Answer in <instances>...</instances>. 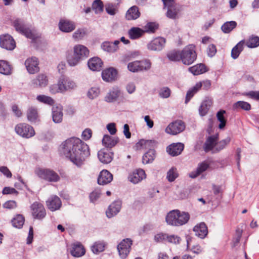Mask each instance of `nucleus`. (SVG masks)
Here are the masks:
<instances>
[{"label": "nucleus", "mask_w": 259, "mask_h": 259, "mask_svg": "<svg viewBox=\"0 0 259 259\" xmlns=\"http://www.w3.org/2000/svg\"><path fill=\"white\" fill-rule=\"evenodd\" d=\"M155 157V151L150 149L143 156L142 161L144 164H148L152 162Z\"/></svg>", "instance_id": "40"}, {"label": "nucleus", "mask_w": 259, "mask_h": 259, "mask_svg": "<svg viewBox=\"0 0 259 259\" xmlns=\"http://www.w3.org/2000/svg\"><path fill=\"white\" fill-rule=\"evenodd\" d=\"M145 32H154L157 29V26L154 23H148L144 27Z\"/></svg>", "instance_id": "60"}, {"label": "nucleus", "mask_w": 259, "mask_h": 259, "mask_svg": "<svg viewBox=\"0 0 259 259\" xmlns=\"http://www.w3.org/2000/svg\"><path fill=\"white\" fill-rule=\"evenodd\" d=\"M190 219L188 212L174 209L167 213L165 221L167 224L172 226H180L186 224Z\"/></svg>", "instance_id": "2"}, {"label": "nucleus", "mask_w": 259, "mask_h": 259, "mask_svg": "<svg viewBox=\"0 0 259 259\" xmlns=\"http://www.w3.org/2000/svg\"><path fill=\"white\" fill-rule=\"evenodd\" d=\"M80 60H81V59L78 56H76L74 52L72 54H69L67 56V62L70 66H76L79 63Z\"/></svg>", "instance_id": "43"}, {"label": "nucleus", "mask_w": 259, "mask_h": 259, "mask_svg": "<svg viewBox=\"0 0 259 259\" xmlns=\"http://www.w3.org/2000/svg\"><path fill=\"white\" fill-rule=\"evenodd\" d=\"M233 107L234 109L240 108L246 111H248L251 108L250 105L248 103L244 101H238L236 102L234 104Z\"/></svg>", "instance_id": "54"}, {"label": "nucleus", "mask_w": 259, "mask_h": 259, "mask_svg": "<svg viewBox=\"0 0 259 259\" xmlns=\"http://www.w3.org/2000/svg\"><path fill=\"white\" fill-rule=\"evenodd\" d=\"M100 195L101 192L99 190H95L93 191L90 195L91 201L94 202L96 201L100 197Z\"/></svg>", "instance_id": "64"}, {"label": "nucleus", "mask_w": 259, "mask_h": 259, "mask_svg": "<svg viewBox=\"0 0 259 259\" xmlns=\"http://www.w3.org/2000/svg\"><path fill=\"white\" fill-rule=\"evenodd\" d=\"M139 61H135L129 63L127 64L128 70L132 72H140Z\"/></svg>", "instance_id": "56"}, {"label": "nucleus", "mask_w": 259, "mask_h": 259, "mask_svg": "<svg viewBox=\"0 0 259 259\" xmlns=\"http://www.w3.org/2000/svg\"><path fill=\"white\" fill-rule=\"evenodd\" d=\"M236 25L237 23L235 21L227 22L222 25L221 28L224 32L229 33L236 26Z\"/></svg>", "instance_id": "52"}, {"label": "nucleus", "mask_w": 259, "mask_h": 259, "mask_svg": "<svg viewBox=\"0 0 259 259\" xmlns=\"http://www.w3.org/2000/svg\"><path fill=\"white\" fill-rule=\"evenodd\" d=\"M211 105L212 102L211 100L206 99L204 100L201 103L199 109V112L200 115L201 116H204L206 115Z\"/></svg>", "instance_id": "37"}, {"label": "nucleus", "mask_w": 259, "mask_h": 259, "mask_svg": "<svg viewBox=\"0 0 259 259\" xmlns=\"http://www.w3.org/2000/svg\"><path fill=\"white\" fill-rule=\"evenodd\" d=\"M105 244L103 242L97 241L91 246V249L94 253L98 254L104 250Z\"/></svg>", "instance_id": "46"}, {"label": "nucleus", "mask_w": 259, "mask_h": 259, "mask_svg": "<svg viewBox=\"0 0 259 259\" xmlns=\"http://www.w3.org/2000/svg\"><path fill=\"white\" fill-rule=\"evenodd\" d=\"M46 203L48 208L52 211L59 209L62 205L61 200L56 195L50 197Z\"/></svg>", "instance_id": "18"}, {"label": "nucleus", "mask_w": 259, "mask_h": 259, "mask_svg": "<svg viewBox=\"0 0 259 259\" xmlns=\"http://www.w3.org/2000/svg\"><path fill=\"white\" fill-rule=\"evenodd\" d=\"M231 138L227 137L226 139L217 142L216 146L214 149V153L218 152L225 148V147L230 142Z\"/></svg>", "instance_id": "47"}, {"label": "nucleus", "mask_w": 259, "mask_h": 259, "mask_svg": "<svg viewBox=\"0 0 259 259\" xmlns=\"http://www.w3.org/2000/svg\"><path fill=\"white\" fill-rule=\"evenodd\" d=\"M59 82L61 87L60 89L63 91V93L73 90L76 87L75 83L69 78H62L59 80Z\"/></svg>", "instance_id": "24"}, {"label": "nucleus", "mask_w": 259, "mask_h": 259, "mask_svg": "<svg viewBox=\"0 0 259 259\" xmlns=\"http://www.w3.org/2000/svg\"><path fill=\"white\" fill-rule=\"evenodd\" d=\"M0 73L5 75L11 74V67L7 62L0 60Z\"/></svg>", "instance_id": "42"}, {"label": "nucleus", "mask_w": 259, "mask_h": 259, "mask_svg": "<svg viewBox=\"0 0 259 259\" xmlns=\"http://www.w3.org/2000/svg\"><path fill=\"white\" fill-rule=\"evenodd\" d=\"M61 87L60 83L58 81L57 84H53L50 87V92L54 94L57 93H63V91L60 89Z\"/></svg>", "instance_id": "63"}, {"label": "nucleus", "mask_w": 259, "mask_h": 259, "mask_svg": "<svg viewBox=\"0 0 259 259\" xmlns=\"http://www.w3.org/2000/svg\"><path fill=\"white\" fill-rule=\"evenodd\" d=\"M185 125L182 120H176L170 123L165 128V132L172 135H177L183 132Z\"/></svg>", "instance_id": "9"}, {"label": "nucleus", "mask_w": 259, "mask_h": 259, "mask_svg": "<svg viewBox=\"0 0 259 259\" xmlns=\"http://www.w3.org/2000/svg\"><path fill=\"white\" fill-rule=\"evenodd\" d=\"M196 57L195 46L193 45H188L181 51V61L185 65L191 64L196 59Z\"/></svg>", "instance_id": "3"}, {"label": "nucleus", "mask_w": 259, "mask_h": 259, "mask_svg": "<svg viewBox=\"0 0 259 259\" xmlns=\"http://www.w3.org/2000/svg\"><path fill=\"white\" fill-rule=\"evenodd\" d=\"M209 167V164L204 161L199 164L195 171H192L190 174V177L192 178H195L200 174L205 171Z\"/></svg>", "instance_id": "35"}, {"label": "nucleus", "mask_w": 259, "mask_h": 259, "mask_svg": "<svg viewBox=\"0 0 259 259\" xmlns=\"http://www.w3.org/2000/svg\"><path fill=\"white\" fill-rule=\"evenodd\" d=\"M195 235L201 239L205 238L208 234V229L206 224L201 222L194 226L193 229Z\"/></svg>", "instance_id": "15"}, {"label": "nucleus", "mask_w": 259, "mask_h": 259, "mask_svg": "<svg viewBox=\"0 0 259 259\" xmlns=\"http://www.w3.org/2000/svg\"><path fill=\"white\" fill-rule=\"evenodd\" d=\"M0 46L7 50H13L16 47L15 41L9 34H6L0 36Z\"/></svg>", "instance_id": "11"}, {"label": "nucleus", "mask_w": 259, "mask_h": 259, "mask_svg": "<svg viewBox=\"0 0 259 259\" xmlns=\"http://www.w3.org/2000/svg\"><path fill=\"white\" fill-rule=\"evenodd\" d=\"M48 84V79L46 75L39 74L31 80V85L34 88H44Z\"/></svg>", "instance_id": "16"}, {"label": "nucleus", "mask_w": 259, "mask_h": 259, "mask_svg": "<svg viewBox=\"0 0 259 259\" xmlns=\"http://www.w3.org/2000/svg\"><path fill=\"white\" fill-rule=\"evenodd\" d=\"M100 94V90L99 88L94 87L91 88L88 91L87 96L88 97L93 100L97 98Z\"/></svg>", "instance_id": "49"}, {"label": "nucleus", "mask_w": 259, "mask_h": 259, "mask_svg": "<svg viewBox=\"0 0 259 259\" xmlns=\"http://www.w3.org/2000/svg\"><path fill=\"white\" fill-rule=\"evenodd\" d=\"M61 151L77 166L82 165L90 155L88 145L77 138H71L64 141L61 145Z\"/></svg>", "instance_id": "1"}, {"label": "nucleus", "mask_w": 259, "mask_h": 259, "mask_svg": "<svg viewBox=\"0 0 259 259\" xmlns=\"http://www.w3.org/2000/svg\"><path fill=\"white\" fill-rule=\"evenodd\" d=\"M145 32V31L139 27H133L128 30V35L131 39H137L141 37Z\"/></svg>", "instance_id": "31"}, {"label": "nucleus", "mask_w": 259, "mask_h": 259, "mask_svg": "<svg viewBox=\"0 0 259 259\" xmlns=\"http://www.w3.org/2000/svg\"><path fill=\"white\" fill-rule=\"evenodd\" d=\"M226 113L225 110H221L219 111L217 114V119L220 122L219 125V128L220 129H223L226 125V120L225 119L224 114Z\"/></svg>", "instance_id": "53"}, {"label": "nucleus", "mask_w": 259, "mask_h": 259, "mask_svg": "<svg viewBox=\"0 0 259 259\" xmlns=\"http://www.w3.org/2000/svg\"><path fill=\"white\" fill-rule=\"evenodd\" d=\"M112 180V175L107 170H103L98 177V183L99 185H104L110 183Z\"/></svg>", "instance_id": "23"}, {"label": "nucleus", "mask_w": 259, "mask_h": 259, "mask_svg": "<svg viewBox=\"0 0 259 259\" xmlns=\"http://www.w3.org/2000/svg\"><path fill=\"white\" fill-rule=\"evenodd\" d=\"M154 143L155 142L152 140H141L137 143L136 146L138 148H146L147 145Z\"/></svg>", "instance_id": "61"}, {"label": "nucleus", "mask_w": 259, "mask_h": 259, "mask_svg": "<svg viewBox=\"0 0 259 259\" xmlns=\"http://www.w3.org/2000/svg\"><path fill=\"white\" fill-rule=\"evenodd\" d=\"M165 44V39L163 37H158L153 39L147 45V49L153 51L161 50Z\"/></svg>", "instance_id": "12"}, {"label": "nucleus", "mask_w": 259, "mask_h": 259, "mask_svg": "<svg viewBox=\"0 0 259 259\" xmlns=\"http://www.w3.org/2000/svg\"><path fill=\"white\" fill-rule=\"evenodd\" d=\"M27 71L30 74H34L39 71L38 62L35 57L27 59L25 63Z\"/></svg>", "instance_id": "13"}, {"label": "nucleus", "mask_w": 259, "mask_h": 259, "mask_svg": "<svg viewBox=\"0 0 259 259\" xmlns=\"http://www.w3.org/2000/svg\"><path fill=\"white\" fill-rule=\"evenodd\" d=\"M244 44V41L243 40H241L239 42L232 50L231 52V56L232 57L235 59L238 58L239 54L241 52V51L243 49V46Z\"/></svg>", "instance_id": "39"}, {"label": "nucleus", "mask_w": 259, "mask_h": 259, "mask_svg": "<svg viewBox=\"0 0 259 259\" xmlns=\"http://www.w3.org/2000/svg\"><path fill=\"white\" fill-rule=\"evenodd\" d=\"M71 254L75 257H80L85 254V250L80 243H74L71 250Z\"/></svg>", "instance_id": "32"}, {"label": "nucleus", "mask_w": 259, "mask_h": 259, "mask_svg": "<svg viewBox=\"0 0 259 259\" xmlns=\"http://www.w3.org/2000/svg\"><path fill=\"white\" fill-rule=\"evenodd\" d=\"M117 72L116 69L111 67L104 69L102 73V79L107 82H110L116 78Z\"/></svg>", "instance_id": "21"}, {"label": "nucleus", "mask_w": 259, "mask_h": 259, "mask_svg": "<svg viewBox=\"0 0 259 259\" xmlns=\"http://www.w3.org/2000/svg\"><path fill=\"white\" fill-rule=\"evenodd\" d=\"M184 148V145L182 143H173L167 147L166 151L171 156H176L181 153Z\"/></svg>", "instance_id": "20"}, {"label": "nucleus", "mask_w": 259, "mask_h": 259, "mask_svg": "<svg viewBox=\"0 0 259 259\" xmlns=\"http://www.w3.org/2000/svg\"><path fill=\"white\" fill-rule=\"evenodd\" d=\"M99 160L103 163H109L112 160L113 153L107 149H102L98 152Z\"/></svg>", "instance_id": "27"}, {"label": "nucleus", "mask_w": 259, "mask_h": 259, "mask_svg": "<svg viewBox=\"0 0 259 259\" xmlns=\"http://www.w3.org/2000/svg\"><path fill=\"white\" fill-rule=\"evenodd\" d=\"M87 34V30L84 28L77 29L72 34V38L76 41L82 39Z\"/></svg>", "instance_id": "41"}, {"label": "nucleus", "mask_w": 259, "mask_h": 259, "mask_svg": "<svg viewBox=\"0 0 259 259\" xmlns=\"http://www.w3.org/2000/svg\"><path fill=\"white\" fill-rule=\"evenodd\" d=\"M103 4L101 0H95L92 4V9L95 13H100L103 11Z\"/></svg>", "instance_id": "55"}, {"label": "nucleus", "mask_w": 259, "mask_h": 259, "mask_svg": "<svg viewBox=\"0 0 259 259\" xmlns=\"http://www.w3.org/2000/svg\"><path fill=\"white\" fill-rule=\"evenodd\" d=\"M36 100L40 103L52 106L53 105L55 101L53 98L49 96H47L44 95H38L36 97Z\"/></svg>", "instance_id": "44"}, {"label": "nucleus", "mask_w": 259, "mask_h": 259, "mask_svg": "<svg viewBox=\"0 0 259 259\" xmlns=\"http://www.w3.org/2000/svg\"><path fill=\"white\" fill-rule=\"evenodd\" d=\"M178 177L176 168H171L167 172L166 178L169 182H173Z\"/></svg>", "instance_id": "58"}, {"label": "nucleus", "mask_w": 259, "mask_h": 259, "mask_svg": "<svg viewBox=\"0 0 259 259\" xmlns=\"http://www.w3.org/2000/svg\"><path fill=\"white\" fill-rule=\"evenodd\" d=\"M59 29L64 32H70L76 27L75 23L67 19H61L59 23Z\"/></svg>", "instance_id": "14"}, {"label": "nucleus", "mask_w": 259, "mask_h": 259, "mask_svg": "<svg viewBox=\"0 0 259 259\" xmlns=\"http://www.w3.org/2000/svg\"><path fill=\"white\" fill-rule=\"evenodd\" d=\"M132 244V240L126 238L123 239L117 246L119 255L122 258H125L128 254L131 247Z\"/></svg>", "instance_id": "10"}, {"label": "nucleus", "mask_w": 259, "mask_h": 259, "mask_svg": "<svg viewBox=\"0 0 259 259\" xmlns=\"http://www.w3.org/2000/svg\"><path fill=\"white\" fill-rule=\"evenodd\" d=\"M141 13L139 8L134 6L131 7L126 12L125 14V19L127 20H135L140 17Z\"/></svg>", "instance_id": "28"}, {"label": "nucleus", "mask_w": 259, "mask_h": 259, "mask_svg": "<svg viewBox=\"0 0 259 259\" xmlns=\"http://www.w3.org/2000/svg\"><path fill=\"white\" fill-rule=\"evenodd\" d=\"M33 217L35 219L42 220L46 215V209L43 205L38 202H35L30 206Z\"/></svg>", "instance_id": "8"}, {"label": "nucleus", "mask_w": 259, "mask_h": 259, "mask_svg": "<svg viewBox=\"0 0 259 259\" xmlns=\"http://www.w3.org/2000/svg\"><path fill=\"white\" fill-rule=\"evenodd\" d=\"M210 87L211 82L209 80H205L197 82L194 87L187 92L185 103H187L191 98L201 89V87H203V89L207 90L210 88Z\"/></svg>", "instance_id": "7"}, {"label": "nucleus", "mask_w": 259, "mask_h": 259, "mask_svg": "<svg viewBox=\"0 0 259 259\" xmlns=\"http://www.w3.org/2000/svg\"><path fill=\"white\" fill-rule=\"evenodd\" d=\"M168 59L171 61H181V51H172L167 54Z\"/></svg>", "instance_id": "48"}, {"label": "nucleus", "mask_w": 259, "mask_h": 259, "mask_svg": "<svg viewBox=\"0 0 259 259\" xmlns=\"http://www.w3.org/2000/svg\"><path fill=\"white\" fill-rule=\"evenodd\" d=\"M120 95V90L116 88L109 91L105 98V100L107 102L115 101Z\"/></svg>", "instance_id": "33"}, {"label": "nucleus", "mask_w": 259, "mask_h": 259, "mask_svg": "<svg viewBox=\"0 0 259 259\" xmlns=\"http://www.w3.org/2000/svg\"><path fill=\"white\" fill-rule=\"evenodd\" d=\"M189 71L194 75H198L206 72L205 65L198 64L189 68Z\"/></svg>", "instance_id": "36"}, {"label": "nucleus", "mask_w": 259, "mask_h": 259, "mask_svg": "<svg viewBox=\"0 0 259 259\" xmlns=\"http://www.w3.org/2000/svg\"><path fill=\"white\" fill-rule=\"evenodd\" d=\"M159 95L162 98H167L170 95V90L167 87H163L160 89Z\"/></svg>", "instance_id": "59"}, {"label": "nucleus", "mask_w": 259, "mask_h": 259, "mask_svg": "<svg viewBox=\"0 0 259 259\" xmlns=\"http://www.w3.org/2000/svg\"><path fill=\"white\" fill-rule=\"evenodd\" d=\"M121 202L115 201L111 204L106 210V215L108 218H111L116 215L120 210Z\"/></svg>", "instance_id": "17"}, {"label": "nucleus", "mask_w": 259, "mask_h": 259, "mask_svg": "<svg viewBox=\"0 0 259 259\" xmlns=\"http://www.w3.org/2000/svg\"><path fill=\"white\" fill-rule=\"evenodd\" d=\"M28 120L31 122L36 121L37 118V111L34 107H30L28 109L27 113Z\"/></svg>", "instance_id": "51"}, {"label": "nucleus", "mask_w": 259, "mask_h": 259, "mask_svg": "<svg viewBox=\"0 0 259 259\" xmlns=\"http://www.w3.org/2000/svg\"><path fill=\"white\" fill-rule=\"evenodd\" d=\"M73 51L75 55L81 60L87 58L89 55V51L84 46L76 45L73 47Z\"/></svg>", "instance_id": "26"}, {"label": "nucleus", "mask_w": 259, "mask_h": 259, "mask_svg": "<svg viewBox=\"0 0 259 259\" xmlns=\"http://www.w3.org/2000/svg\"><path fill=\"white\" fill-rule=\"evenodd\" d=\"M63 107L57 105L52 107V118L55 123H60L63 119Z\"/></svg>", "instance_id": "22"}, {"label": "nucleus", "mask_w": 259, "mask_h": 259, "mask_svg": "<svg viewBox=\"0 0 259 259\" xmlns=\"http://www.w3.org/2000/svg\"><path fill=\"white\" fill-rule=\"evenodd\" d=\"M139 62L140 71L148 70L151 67V63L148 59L139 61Z\"/></svg>", "instance_id": "57"}, {"label": "nucleus", "mask_w": 259, "mask_h": 259, "mask_svg": "<svg viewBox=\"0 0 259 259\" xmlns=\"http://www.w3.org/2000/svg\"><path fill=\"white\" fill-rule=\"evenodd\" d=\"M25 219L24 217L21 214H17L12 220V223L13 226L17 228H21L24 223Z\"/></svg>", "instance_id": "45"}, {"label": "nucleus", "mask_w": 259, "mask_h": 259, "mask_svg": "<svg viewBox=\"0 0 259 259\" xmlns=\"http://www.w3.org/2000/svg\"><path fill=\"white\" fill-rule=\"evenodd\" d=\"M118 142V138L112 137L108 135H105L102 139L103 144L107 148H112L114 147Z\"/></svg>", "instance_id": "34"}, {"label": "nucleus", "mask_w": 259, "mask_h": 259, "mask_svg": "<svg viewBox=\"0 0 259 259\" xmlns=\"http://www.w3.org/2000/svg\"><path fill=\"white\" fill-rule=\"evenodd\" d=\"M13 25L17 31L24 35L26 37L32 39H34L36 37L34 31L27 28L22 20L16 19L13 22Z\"/></svg>", "instance_id": "5"}, {"label": "nucleus", "mask_w": 259, "mask_h": 259, "mask_svg": "<svg viewBox=\"0 0 259 259\" xmlns=\"http://www.w3.org/2000/svg\"><path fill=\"white\" fill-rule=\"evenodd\" d=\"M218 140V134L209 137L206 140L204 147L205 152L212 151L214 153V149Z\"/></svg>", "instance_id": "25"}, {"label": "nucleus", "mask_w": 259, "mask_h": 259, "mask_svg": "<svg viewBox=\"0 0 259 259\" xmlns=\"http://www.w3.org/2000/svg\"><path fill=\"white\" fill-rule=\"evenodd\" d=\"M35 174L41 179L51 182H56L60 180L59 176L54 171L41 168H37Z\"/></svg>", "instance_id": "4"}, {"label": "nucleus", "mask_w": 259, "mask_h": 259, "mask_svg": "<svg viewBox=\"0 0 259 259\" xmlns=\"http://www.w3.org/2000/svg\"><path fill=\"white\" fill-rule=\"evenodd\" d=\"M120 41L118 40H115L113 42L105 41L103 42L101 46L102 49L109 53H114L118 49V45Z\"/></svg>", "instance_id": "29"}, {"label": "nucleus", "mask_w": 259, "mask_h": 259, "mask_svg": "<svg viewBox=\"0 0 259 259\" xmlns=\"http://www.w3.org/2000/svg\"><path fill=\"white\" fill-rule=\"evenodd\" d=\"M246 45L250 48H256L259 46V37L252 36L246 42Z\"/></svg>", "instance_id": "50"}, {"label": "nucleus", "mask_w": 259, "mask_h": 259, "mask_svg": "<svg viewBox=\"0 0 259 259\" xmlns=\"http://www.w3.org/2000/svg\"><path fill=\"white\" fill-rule=\"evenodd\" d=\"M180 9L175 7H168L166 14L167 17L172 19H176L179 18Z\"/></svg>", "instance_id": "38"}, {"label": "nucleus", "mask_w": 259, "mask_h": 259, "mask_svg": "<svg viewBox=\"0 0 259 259\" xmlns=\"http://www.w3.org/2000/svg\"><path fill=\"white\" fill-rule=\"evenodd\" d=\"M88 66L93 71H99L101 69L103 62L98 57H93L88 61Z\"/></svg>", "instance_id": "30"}, {"label": "nucleus", "mask_w": 259, "mask_h": 259, "mask_svg": "<svg viewBox=\"0 0 259 259\" xmlns=\"http://www.w3.org/2000/svg\"><path fill=\"white\" fill-rule=\"evenodd\" d=\"M145 178V172L142 169L134 171L128 177L129 181L134 184H137Z\"/></svg>", "instance_id": "19"}, {"label": "nucleus", "mask_w": 259, "mask_h": 259, "mask_svg": "<svg viewBox=\"0 0 259 259\" xmlns=\"http://www.w3.org/2000/svg\"><path fill=\"white\" fill-rule=\"evenodd\" d=\"M15 131L18 135L25 138H31L35 135L33 128L25 123L17 124L15 127Z\"/></svg>", "instance_id": "6"}, {"label": "nucleus", "mask_w": 259, "mask_h": 259, "mask_svg": "<svg viewBox=\"0 0 259 259\" xmlns=\"http://www.w3.org/2000/svg\"><path fill=\"white\" fill-rule=\"evenodd\" d=\"M105 10L106 12L111 15H114L116 13V9L115 6L110 3L107 4L105 5Z\"/></svg>", "instance_id": "62"}]
</instances>
